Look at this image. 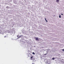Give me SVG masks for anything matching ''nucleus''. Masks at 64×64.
Returning a JSON list of instances; mask_svg holds the SVG:
<instances>
[{
  "label": "nucleus",
  "instance_id": "obj_6",
  "mask_svg": "<svg viewBox=\"0 0 64 64\" xmlns=\"http://www.w3.org/2000/svg\"><path fill=\"white\" fill-rule=\"evenodd\" d=\"M32 58H33V56H31V60H32Z\"/></svg>",
  "mask_w": 64,
  "mask_h": 64
},
{
  "label": "nucleus",
  "instance_id": "obj_1",
  "mask_svg": "<svg viewBox=\"0 0 64 64\" xmlns=\"http://www.w3.org/2000/svg\"><path fill=\"white\" fill-rule=\"evenodd\" d=\"M36 41H38V38H36Z\"/></svg>",
  "mask_w": 64,
  "mask_h": 64
},
{
  "label": "nucleus",
  "instance_id": "obj_9",
  "mask_svg": "<svg viewBox=\"0 0 64 64\" xmlns=\"http://www.w3.org/2000/svg\"><path fill=\"white\" fill-rule=\"evenodd\" d=\"M32 54H35V53L34 52H33L32 53Z\"/></svg>",
  "mask_w": 64,
  "mask_h": 64
},
{
  "label": "nucleus",
  "instance_id": "obj_4",
  "mask_svg": "<svg viewBox=\"0 0 64 64\" xmlns=\"http://www.w3.org/2000/svg\"><path fill=\"white\" fill-rule=\"evenodd\" d=\"M6 8H9V7L8 6H7L6 7Z\"/></svg>",
  "mask_w": 64,
  "mask_h": 64
},
{
  "label": "nucleus",
  "instance_id": "obj_5",
  "mask_svg": "<svg viewBox=\"0 0 64 64\" xmlns=\"http://www.w3.org/2000/svg\"><path fill=\"white\" fill-rule=\"evenodd\" d=\"M21 37H22V36H19V38H21Z\"/></svg>",
  "mask_w": 64,
  "mask_h": 64
},
{
  "label": "nucleus",
  "instance_id": "obj_3",
  "mask_svg": "<svg viewBox=\"0 0 64 64\" xmlns=\"http://www.w3.org/2000/svg\"><path fill=\"white\" fill-rule=\"evenodd\" d=\"M45 20L46 21V22H48V21L47 20H46V18H45Z\"/></svg>",
  "mask_w": 64,
  "mask_h": 64
},
{
  "label": "nucleus",
  "instance_id": "obj_12",
  "mask_svg": "<svg viewBox=\"0 0 64 64\" xmlns=\"http://www.w3.org/2000/svg\"><path fill=\"white\" fill-rule=\"evenodd\" d=\"M4 37H6V36H4Z\"/></svg>",
  "mask_w": 64,
  "mask_h": 64
},
{
  "label": "nucleus",
  "instance_id": "obj_13",
  "mask_svg": "<svg viewBox=\"0 0 64 64\" xmlns=\"http://www.w3.org/2000/svg\"><path fill=\"white\" fill-rule=\"evenodd\" d=\"M46 55V54H45V55Z\"/></svg>",
  "mask_w": 64,
  "mask_h": 64
},
{
  "label": "nucleus",
  "instance_id": "obj_10",
  "mask_svg": "<svg viewBox=\"0 0 64 64\" xmlns=\"http://www.w3.org/2000/svg\"><path fill=\"white\" fill-rule=\"evenodd\" d=\"M62 51H64V49H62Z\"/></svg>",
  "mask_w": 64,
  "mask_h": 64
},
{
  "label": "nucleus",
  "instance_id": "obj_2",
  "mask_svg": "<svg viewBox=\"0 0 64 64\" xmlns=\"http://www.w3.org/2000/svg\"><path fill=\"white\" fill-rule=\"evenodd\" d=\"M59 0H56V2H59Z\"/></svg>",
  "mask_w": 64,
  "mask_h": 64
},
{
  "label": "nucleus",
  "instance_id": "obj_7",
  "mask_svg": "<svg viewBox=\"0 0 64 64\" xmlns=\"http://www.w3.org/2000/svg\"><path fill=\"white\" fill-rule=\"evenodd\" d=\"M52 60H54V59H55V58H52Z\"/></svg>",
  "mask_w": 64,
  "mask_h": 64
},
{
  "label": "nucleus",
  "instance_id": "obj_8",
  "mask_svg": "<svg viewBox=\"0 0 64 64\" xmlns=\"http://www.w3.org/2000/svg\"><path fill=\"white\" fill-rule=\"evenodd\" d=\"M59 18H61V16L60 15V16H59Z\"/></svg>",
  "mask_w": 64,
  "mask_h": 64
},
{
  "label": "nucleus",
  "instance_id": "obj_11",
  "mask_svg": "<svg viewBox=\"0 0 64 64\" xmlns=\"http://www.w3.org/2000/svg\"><path fill=\"white\" fill-rule=\"evenodd\" d=\"M61 14V15H63V14Z\"/></svg>",
  "mask_w": 64,
  "mask_h": 64
}]
</instances>
